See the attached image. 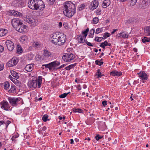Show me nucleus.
Masks as SVG:
<instances>
[{"label": "nucleus", "mask_w": 150, "mask_h": 150, "mask_svg": "<svg viewBox=\"0 0 150 150\" xmlns=\"http://www.w3.org/2000/svg\"><path fill=\"white\" fill-rule=\"evenodd\" d=\"M64 8L63 9V13L68 17H71L76 13L75 5L70 1L66 2Z\"/></svg>", "instance_id": "obj_1"}, {"label": "nucleus", "mask_w": 150, "mask_h": 150, "mask_svg": "<svg viewBox=\"0 0 150 150\" xmlns=\"http://www.w3.org/2000/svg\"><path fill=\"white\" fill-rule=\"evenodd\" d=\"M50 37L51 42L56 45H62L66 40V36L64 34L60 35H57V33H54L51 35Z\"/></svg>", "instance_id": "obj_2"}, {"label": "nucleus", "mask_w": 150, "mask_h": 150, "mask_svg": "<svg viewBox=\"0 0 150 150\" xmlns=\"http://www.w3.org/2000/svg\"><path fill=\"white\" fill-rule=\"evenodd\" d=\"M28 5L30 8L35 10H43L45 7L44 2L41 0H29Z\"/></svg>", "instance_id": "obj_3"}, {"label": "nucleus", "mask_w": 150, "mask_h": 150, "mask_svg": "<svg viewBox=\"0 0 150 150\" xmlns=\"http://www.w3.org/2000/svg\"><path fill=\"white\" fill-rule=\"evenodd\" d=\"M60 64V62L56 60L47 64H43L42 68L43 69L44 68H43V67L44 66L45 68H48L50 71H52L54 70L61 69L63 68L65 66L64 64H62L58 67Z\"/></svg>", "instance_id": "obj_4"}, {"label": "nucleus", "mask_w": 150, "mask_h": 150, "mask_svg": "<svg viewBox=\"0 0 150 150\" xmlns=\"http://www.w3.org/2000/svg\"><path fill=\"white\" fill-rule=\"evenodd\" d=\"M42 82V77L39 76L38 78L36 79H33L28 83V86L30 88H40Z\"/></svg>", "instance_id": "obj_5"}, {"label": "nucleus", "mask_w": 150, "mask_h": 150, "mask_svg": "<svg viewBox=\"0 0 150 150\" xmlns=\"http://www.w3.org/2000/svg\"><path fill=\"white\" fill-rule=\"evenodd\" d=\"M75 57V55L72 53H66L62 57L63 60L66 62H70Z\"/></svg>", "instance_id": "obj_6"}, {"label": "nucleus", "mask_w": 150, "mask_h": 150, "mask_svg": "<svg viewBox=\"0 0 150 150\" xmlns=\"http://www.w3.org/2000/svg\"><path fill=\"white\" fill-rule=\"evenodd\" d=\"M1 108L6 111L11 110V108L8 102L5 100H3L0 103Z\"/></svg>", "instance_id": "obj_7"}, {"label": "nucleus", "mask_w": 150, "mask_h": 150, "mask_svg": "<svg viewBox=\"0 0 150 150\" xmlns=\"http://www.w3.org/2000/svg\"><path fill=\"white\" fill-rule=\"evenodd\" d=\"M21 100V98H12L8 97V100L9 102L10 103L12 106H15L17 105V104L18 101Z\"/></svg>", "instance_id": "obj_8"}, {"label": "nucleus", "mask_w": 150, "mask_h": 150, "mask_svg": "<svg viewBox=\"0 0 150 150\" xmlns=\"http://www.w3.org/2000/svg\"><path fill=\"white\" fill-rule=\"evenodd\" d=\"M18 59L16 57H13L6 63L8 67H12L16 65L18 63Z\"/></svg>", "instance_id": "obj_9"}, {"label": "nucleus", "mask_w": 150, "mask_h": 150, "mask_svg": "<svg viewBox=\"0 0 150 150\" xmlns=\"http://www.w3.org/2000/svg\"><path fill=\"white\" fill-rule=\"evenodd\" d=\"M76 40L79 43H83L85 44V41H86V38H85L82 35H77L76 37Z\"/></svg>", "instance_id": "obj_10"}, {"label": "nucleus", "mask_w": 150, "mask_h": 150, "mask_svg": "<svg viewBox=\"0 0 150 150\" xmlns=\"http://www.w3.org/2000/svg\"><path fill=\"white\" fill-rule=\"evenodd\" d=\"M5 43L7 48L9 51H11L14 48L13 43L9 40H7L6 41Z\"/></svg>", "instance_id": "obj_11"}, {"label": "nucleus", "mask_w": 150, "mask_h": 150, "mask_svg": "<svg viewBox=\"0 0 150 150\" xmlns=\"http://www.w3.org/2000/svg\"><path fill=\"white\" fill-rule=\"evenodd\" d=\"M16 29L20 33H24L27 31V26L22 23L19 26L16 27Z\"/></svg>", "instance_id": "obj_12"}, {"label": "nucleus", "mask_w": 150, "mask_h": 150, "mask_svg": "<svg viewBox=\"0 0 150 150\" xmlns=\"http://www.w3.org/2000/svg\"><path fill=\"white\" fill-rule=\"evenodd\" d=\"M150 4V0H144L139 5V7L142 9H144Z\"/></svg>", "instance_id": "obj_13"}, {"label": "nucleus", "mask_w": 150, "mask_h": 150, "mask_svg": "<svg viewBox=\"0 0 150 150\" xmlns=\"http://www.w3.org/2000/svg\"><path fill=\"white\" fill-rule=\"evenodd\" d=\"M11 23L13 26L14 28L17 27L20 25L22 23L21 22L20 20L18 18H14L12 20Z\"/></svg>", "instance_id": "obj_14"}, {"label": "nucleus", "mask_w": 150, "mask_h": 150, "mask_svg": "<svg viewBox=\"0 0 150 150\" xmlns=\"http://www.w3.org/2000/svg\"><path fill=\"white\" fill-rule=\"evenodd\" d=\"M99 4L98 2L96 0L92 1L90 6L89 8L91 10L96 9L98 6Z\"/></svg>", "instance_id": "obj_15"}, {"label": "nucleus", "mask_w": 150, "mask_h": 150, "mask_svg": "<svg viewBox=\"0 0 150 150\" xmlns=\"http://www.w3.org/2000/svg\"><path fill=\"white\" fill-rule=\"evenodd\" d=\"M139 77L142 80H146L148 76L146 74L144 71L140 72L138 74Z\"/></svg>", "instance_id": "obj_16"}, {"label": "nucleus", "mask_w": 150, "mask_h": 150, "mask_svg": "<svg viewBox=\"0 0 150 150\" xmlns=\"http://www.w3.org/2000/svg\"><path fill=\"white\" fill-rule=\"evenodd\" d=\"M110 75L113 76H120L122 75V73L121 71H118L116 70H114L110 73Z\"/></svg>", "instance_id": "obj_17"}, {"label": "nucleus", "mask_w": 150, "mask_h": 150, "mask_svg": "<svg viewBox=\"0 0 150 150\" xmlns=\"http://www.w3.org/2000/svg\"><path fill=\"white\" fill-rule=\"evenodd\" d=\"M9 13L11 15H13L16 17H20L22 16L21 13L14 10L9 11Z\"/></svg>", "instance_id": "obj_18"}, {"label": "nucleus", "mask_w": 150, "mask_h": 150, "mask_svg": "<svg viewBox=\"0 0 150 150\" xmlns=\"http://www.w3.org/2000/svg\"><path fill=\"white\" fill-rule=\"evenodd\" d=\"M52 54V53L50 51L47 49L45 50L43 54L44 58L45 59L50 58L51 57Z\"/></svg>", "instance_id": "obj_19"}, {"label": "nucleus", "mask_w": 150, "mask_h": 150, "mask_svg": "<svg viewBox=\"0 0 150 150\" xmlns=\"http://www.w3.org/2000/svg\"><path fill=\"white\" fill-rule=\"evenodd\" d=\"M28 22L29 23L31 24L33 26H36L38 23V21H37L33 18H30L28 19Z\"/></svg>", "instance_id": "obj_20"}, {"label": "nucleus", "mask_w": 150, "mask_h": 150, "mask_svg": "<svg viewBox=\"0 0 150 150\" xmlns=\"http://www.w3.org/2000/svg\"><path fill=\"white\" fill-rule=\"evenodd\" d=\"M34 64H33L27 65L25 68V69L28 72L31 71L33 69Z\"/></svg>", "instance_id": "obj_21"}, {"label": "nucleus", "mask_w": 150, "mask_h": 150, "mask_svg": "<svg viewBox=\"0 0 150 150\" xmlns=\"http://www.w3.org/2000/svg\"><path fill=\"white\" fill-rule=\"evenodd\" d=\"M117 36L120 38H128L129 35L123 32L117 34Z\"/></svg>", "instance_id": "obj_22"}, {"label": "nucleus", "mask_w": 150, "mask_h": 150, "mask_svg": "<svg viewBox=\"0 0 150 150\" xmlns=\"http://www.w3.org/2000/svg\"><path fill=\"white\" fill-rule=\"evenodd\" d=\"M20 41L23 44L26 43L28 40V37L26 35L21 36L20 39Z\"/></svg>", "instance_id": "obj_23"}, {"label": "nucleus", "mask_w": 150, "mask_h": 150, "mask_svg": "<svg viewBox=\"0 0 150 150\" xmlns=\"http://www.w3.org/2000/svg\"><path fill=\"white\" fill-rule=\"evenodd\" d=\"M110 4V0H104L102 4L103 7L104 8H106L109 6Z\"/></svg>", "instance_id": "obj_24"}, {"label": "nucleus", "mask_w": 150, "mask_h": 150, "mask_svg": "<svg viewBox=\"0 0 150 150\" xmlns=\"http://www.w3.org/2000/svg\"><path fill=\"white\" fill-rule=\"evenodd\" d=\"M7 29L4 28L0 29V37H2L6 35L8 33Z\"/></svg>", "instance_id": "obj_25"}, {"label": "nucleus", "mask_w": 150, "mask_h": 150, "mask_svg": "<svg viewBox=\"0 0 150 150\" xmlns=\"http://www.w3.org/2000/svg\"><path fill=\"white\" fill-rule=\"evenodd\" d=\"M111 44L110 43H108L107 41H105L103 42H102L100 45V47L103 48L104 49H105V47L107 46H110Z\"/></svg>", "instance_id": "obj_26"}, {"label": "nucleus", "mask_w": 150, "mask_h": 150, "mask_svg": "<svg viewBox=\"0 0 150 150\" xmlns=\"http://www.w3.org/2000/svg\"><path fill=\"white\" fill-rule=\"evenodd\" d=\"M2 87L5 90H8L9 87L10 85L8 81L3 83L1 85Z\"/></svg>", "instance_id": "obj_27"}, {"label": "nucleus", "mask_w": 150, "mask_h": 150, "mask_svg": "<svg viewBox=\"0 0 150 150\" xmlns=\"http://www.w3.org/2000/svg\"><path fill=\"white\" fill-rule=\"evenodd\" d=\"M77 63H75L74 64H70L66 67L65 69L67 70H69L71 69L74 67L76 65Z\"/></svg>", "instance_id": "obj_28"}, {"label": "nucleus", "mask_w": 150, "mask_h": 150, "mask_svg": "<svg viewBox=\"0 0 150 150\" xmlns=\"http://www.w3.org/2000/svg\"><path fill=\"white\" fill-rule=\"evenodd\" d=\"M11 77L12 78L11 80L16 85L18 86H20L21 84L20 82L16 79L13 78L11 76Z\"/></svg>", "instance_id": "obj_29"}, {"label": "nucleus", "mask_w": 150, "mask_h": 150, "mask_svg": "<svg viewBox=\"0 0 150 150\" xmlns=\"http://www.w3.org/2000/svg\"><path fill=\"white\" fill-rule=\"evenodd\" d=\"M11 74L13 77H15L16 79L19 78V74L16 71H11Z\"/></svg>", "instance_id": "obj_30"}, {"label": "nucleus", "mask_w": 150, "mask_h": 150, "mask_svg": "<svg viewBox=\"0 0 150 150\" xmlns=\"http://www.w3.org/2000/svg\"><path fill=\"white\" fill-rule=\"evenodd\" d=\"M16 89L14 86H11V88L9 91V92L10 93H15L16 92Z\"/></svg>", "instance_id": "obj_31"}, {"label": "nucleus", "mask_w": 150, "mask_h": 150, "mask_svg": "<svg viewBox=\"0 0 150 150\" xmlns=\"http://www.w3.org/2000/svg\"><path fill=\"white\" fill-rule=\"evenodd\" d=\"M96 75L97 76V77L100 78L103 75L101 72V70L100 69H98L97 70V72L96 73Z\"/></svg>", "instance_id": "obj_32"}, {"label": "nucleus", "mask_w": 150, "mask_h": 150, "mask_svg": "<svg viewBox=\"0 0 150 150\" xmlns=\"http://www.w3.org/2000/svg\"><path fill=\"white\" fill-rule=\"evenodd\" d=\"M134 19L133 18H130L125 21L126 24L132 23L134 21Z\"/></svg>", "instance_id": "obj_33"}, {"label": "nucleus", "mask_w": 150, "mask_h": 150, "mask_svg": "<svg viewBox=\"0 0 150 150\" xmlns=\"http://www.w3.org/2000/svg\"><path fill=\"white\" fill-rule=\"evenodd\" d=\"M49 116L47 114L44 115L42 118V120L44 121V122H46L47 120H49L48 119Z\"/></svg>", "instance_id": "obj_34"}, {"label": "nucleus", "mask_w": 150, "mask_h": 150, "mask_svg": "<svg viewBox=\"0 0 150 150\" xmlns=\"http://www.w3.org/2000/svg\"><path fill=\"white\" fill-rule=\"evenodd\" d=\"M89 30V29L87 28L85 30L82 31V34L83 35H84V36H83L85 37V38H86V37L87 35L88 32Z\"/></svg>", "instance_id": "obj_35"}, {"label": "nucleus", "mask_w": 150, "mask_h": 150, "mask_svg": "<svg viewBox=\"0 0 150 150\" xmlns=\"http://www.w3.org/2000/svg\"><path fill=\"white\" fill-rule=\"evenodd\" d=\"M142 41L143 43H145L147 42H150V38H148L146 37H144L143 39H142Z\"/></svg>", "instance_id": "obj_36"}, {"label": "nucleus", "mask_w": 150, "mask_h": 150, "mask_svg": "<svg viewBox=\"0 0 150 150\" xmlns=\"http://www.w3.org/2000/svg\"><path fill=\"white\" fill-rule=\"evenodd\" d=\"M144 31L145 33L150 36V26L144 29Z\"/></svg>", "instance_id": "obj_37"}, {"label": "nucleus", "mask_w": 150, "mask_h": 150, "mask_svg": "<svg viewBox=\"0 0 150 150\" xmlns=\"http://www.w3.org/2000/svg\"><path fill=\"white\" fill-rule=\"evenodd\" d=\"M19 136V135L18 134H15L12 137L11 139L13 141H16V139Z\"/></svg>", "instance_id": "obj_38"}, {"label": "nucleus", "mask_w": 150, "mask_h": 150, "mask_svg": "<svg viewBox=\"0 0 150 150\" xmlns=\"http://www.w3.org/2000/svg\"><path fill=\"white\" fill-rule=\"evenodd\" d=\"M103 31V28H97L96 31V33L98 34Z\"/></svg>", "instance_id": "obj_39"}, {"label": "nucleus", "mask_w": 150, "mask_h": 150, "mask_svg": "<svg viewBox=\"0 0 150 150\" xmlns=\"http://www.w3.org/2000/svg\"><path fill=\"white\" fill-rule=\"evenodd\" d=\"M137 2V0H131L130 5L131 6H133L135 5Z\"/></svg>", "instance_id": "obj_40"}, {"label": "nucleus", "mask_w": 150, "mask_h": 150, "mask_svg": "<svg viewBox=\"0 0 150 150\" xmlns=\"http://www.w3.org/2000/svg\"><path fill=\"white\" fill-rule=\"evenodd\" d=\"M17 51L18 53H21L22 52V50L20 46H18Z\"/></svg>", "instance_id": "obj_41"}, {"label": "nucleus", "mask_w": 150, "mask_h": 150, "mask_svg": "<svg viewBox=\"0 0 150 150\" xmlns=\"http://www.w3.org/2000/svg\"><path fill=\"white\" fill-rule=\"evenodd\" d=\"M99 19L97 17H95L94 18L93 20V23L94 24L97 23Z\"/></svg>", "instance_id": "obj_42"}, {"label": "nucleus", "mask_w": 150, "mask_h": 150, "mask_svg": "<svg viewBox=\"0 0 150 150\" xmlns=\"http://www.w3.org/2000/svg\"><path fill=\"white\" fill-rule=\"evenodd\" d=\"M96 13L98 15H100L101 13V10L100 8H98L96 10Z\"/></svg>", "instance_id": "obj_43"}, {"label": "nucleus", "mask_w": 150, "mask_h": 150, "mask_svg": "<svg viewBox=\"0 0 150 150\" xmlns=\"http://www.w3.org/2000/svg\"><path fill=\"white\" fill-rule=\"evenodd\" d=\"M95 63L96 64L99 65V66H101L103 64V62H100L98 60H97L95 61Z\"/></svg>", "instance_id": "obj_44"}, {"label": "nucleus", "mask_w": 150, "mask_h": 150, "mask_svg": "<svg viewBox=\"0 0 150 150\" xmlns=\"http://www.w3.org/2000/svg\"><path fill=\"white\" fill-rule=\"evenodd\" d=\"M69 93H64L62 94H61L59 96V97L61 98H65L68 94Z\"/></svg>", "instance_id": "obj_45"}, {"label": "nucleus", "mask_w": 150, "mask_h": 150, "mask_svg": "<svg viewBox=\"0 0 150 150\" xmlns=\"http://www.w3.org/2000/svg\"><path fill=\"white\" fill-rule=\"evenodd\" d=\"M40 45V43L39 42H34L33 44V46L36 47L38 48L39 47V46Z\"/></svg>", "instance_id": "obj_46"}, {"label": "nucleus", "mask_w": 150, "mask_h": 150, "mask_svg": "<svg viewBox=\"0 0 150 150\" xmlns=\"http://www.w3.org/2000/svg\"><path fill=\"white\" fill-rule=\"evenodd\" d=\"M110 36V34L109 33H105L104 34V35L103 36V39H105L109 37Z\"/></svg>", "instance_id": "obj_47"}, {"label": "nucleus", "mask_w": 150, "mask_h": 150, "mask_svg": "<svg viewBox=\"0 0 150 150\" xmlns=\"http://www.w3.org/2000/svg\"><path fill=\"white\" fill-rule=\"evenodd\" d=\"M47 3L50 5H52L54 4L56 0H46Z\"/></svg>", "instance_id": "obj_48"}, {"label": "nucleus", "mask_w": 150, "mask_h": 150, "mask_svg": "<svg viewBox=\"0 0 150 150\" xmlns=\"http://www.w3.org/2000/svg\"><path fill=\"white\" fill-rule=\"evenodd\" d=\"M103 39L102 37H97L95 38V40L98 42H100L102 41Z\"/></svg>", "instance_id": "obj_49"}, {"label": "nucleus", "mask_w": 150, "mask_h": 150, "mask_svg": "<svg viewBox=\"0 0 150 150\" xmlns=\"http://www.w3.org/2000/svg\"><path fill=\"white\" fill-rule=\"evenodd\" d=\"M103 137L102 136H100L99 134H97L95 137L96 140L98 141L100 139H101Z\"/></svg>", "instance_id": "obj_50"}, {"label": "nucleus", "mask_w": 150, "mask_h": 150, "mask_svg": "<svg viewBox=\"0 0 150 150\" xmlns=\"http://www.w3.org/2000/svg\"><path fill=\"white\" fill-rule=\"evenodd\" d=\"M11 123V122L9 120H7L5 122H4V124L6 125V127H7L8 125Z\"/></svg>", "instance_id": "obj_51"}, {"label": "nucleus", "mask_w": 150, "mask_h": 150, "mask_svg": "<svg viewBox=\"0 0 150 150\" xmlns=\"http://www.w3.org/2000/svg\"><path fill=\"white\" fill-rule=\"evenodd\" d=\"M86 43L88 46H93V45L92 43L90 42H88L86 39V41H85V44Z\"/></svg>", "instance_id": "obj_52"}, {"label": "nucleus", "mask_w": 150, "mask_h": 150, "mask_svg": "<svg viewBox=\"0 0 150 150\" xmlns=\"http://www.w3.org/2000/svg\"><path fill=\"white\" fill-rule=\"evenodd\" d=\"M63 25L66 29H67L68 28L69 25L67 23H63Z\"/></svg>", "instance_id": "obj_53"}, {"label": "nucleus", "mask_w": 150, "mask_h": 150, "mask_svg": "<svg viewBox=\"0 0 150 150\" xmlns=\"http://www.w3.org/2000/svg\"><path fill=\"white\" fill-rule=\"evenodd\" d=\"M75 112H78L79 113H81L82 112V110L81 109H76L75 111H74Z\"/></svg>", "instance_id": "obj_54"}, {"label": "nucleus", "mask_w": 150, "mask_h": 150, "mask_svg": "<svg viewBox=\"0 0 150 150\" xmlns=\"http://www.w3.org/2000/svg\"><path fill=\"white\" fill-rule=\"evenodd\" d=\"M95 32V30L94 29H92L90 31V34H91V35H93Z\"/></svg>", "instance_id": "obj_55"}, {"label": "nucleus", "mask_w": 150, "mask_h": 150, "mask_svg": "<svg viewBox=\"0 0 150 150\" xmlns=\"http://www.w3.org/2000/svg\"><path fill=\"white\" fill-rule=\"evenodd\" d=\"M4 68V65L3 64H0V71L3 69Z\"/></svg>", "instance_id": "obj_56"}, {"label": "nucleus", "mask_w": 150, "mask_h": 150, "mask_svg": "<svg viewBox=\"0 0 150 150\" xmlns=\"http://www.w3.org/2000/svg\"><path fill=\"white\" fill-rule=\"evenodd\" d=\"M76 88L78 90H80L81 89V86L79 84L77 85L76 86Z\"/></svg>", "instance_id": "obj_57"}, {"label": "nucleus", "mask_w": 150, "mask_h": 150, "mask_svg": "<svg viewBox=\"0 0 150 150\" xmlns=\"http://www.w3.org/2000/svg\"><path fill=\"white\" fill-rule=\"evenodd\" d=\"M102 104L104 106H105L106 105H107V101L106 100H104L102 101Z\"/></svg>", "instance_id": "obj_58"}, {"label": "nucleus", "mask_w": 150, "mask_h": 150, "mask_svg": "<svg viewBox=\"0 0 150 150\" xmlns=\"http://www.w3.org/2000/svg\"><path fill=\"white\" fill-rule=\"evenodd\" d=\"M4 50V47L0 45V52H2Z\"/></svg>", "instance_id": "obj_59"}, {"label": "nucleus", "mask_w": 150, "mask_h": 150, "mask_svg": "<svg viewBox=\"0 0 150 150\" xmlns=\"http://www.w3.org/2000/svg\"><path fill=\"white\" fill-rule=\"evenodd\" d=\"M117 29H114L113 30V31L111 32V34H114L117 30Z\"/></svg>", "instance_id": "obj_60"}, {"label": "nucleus", "mask_w": 150, "mask_h": 150, "mask_svg": "<svg viewBox=\"0 0 150 150\" xmlns=\"http://www.w3.org/2000/svg\"><path fill=\"white\" fill-rule=\"evenodd\" d=\"M62 23L61 22H60L59 23V27L60 28L62 27Z\"/></svg>", "instance_id": "obj_61"}, {"label": "nucleus", "mask_w": 150, "mask_h": 150, "mask_svg": "<svg viewBox=\"0 0 150 150\" xmlns=\"http://www.w3.org/2000/svg\"><path fill=\"white\" fill-rule=\"evenodd\" d=\"M87 87V86L86 84H84L83 85V88L85 89Z\"/></svg>", "instance_id": "obj_62"}, {"label": "nucleus", "mask_w": 150, "mask_h": 150, "mask_svg": "<svg viewBox=\"0 0 150 150\" xmlns=\"http://www.w3.org/2000/svg\"><path fill=\"white\" fill-rule=\"evenodd\" d=\"M71 142L70 143L71 144H74V140L73 139H71L70 140Z\"/></svg>", "instance_id": "obj_63"}, {"label": "nucleus", "mask_w": 150, "mask_h": 150, "mask_svg": "<svg viewBox=\"0 0 150 150\" xmlns=\"http://www.w3.org/2000/svg\"><path fill=\"white\" fill-rule=\"evenodd\" d=\"M4 124V122L3 121H0V126Z\"/></svg>", "instance_id": "obj_64"}]
</instances>
